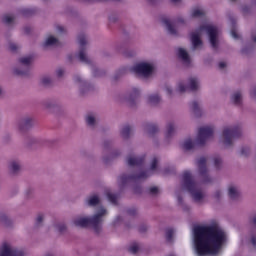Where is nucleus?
<instances>
[{
    "label": "nucleus",
    "mask_w": 256,
    "mask_h": 256,
    "mask_svg": "<svg viewBox=\"0 0 256 256\" xmlns=\"http://www.w3.org/2000/svg\"><path fill=\"white\" fill-rule=\"evenodd\" d=\"M197 165H198L199 174L201 175V177H203L205 183H208L209 179H207L208 178V176H207V159H205L203 157L199 158Z\"/></svg>",
    "instance_id": "9b49d317"
},
{
    "label": "nucleus",
    "mask_w": 256,
    "mask_h": 256,
    "mask_svg": "<svg viewBox=\"0 0 256 256\" xmlns=\"http://www.w3.org/2000/svg\"><path fill=\"white\" fill-rule=\"evenodd\" d=\"M146 101L149 105H157L161 101V97H159V94H152L146 98Z\"/></svg>",
    "instance_id": "412c9836"
},
{
    "label": "nucleus",
    "mask_w": 256,
    "mask_h": 256,
    "mask_svg": "<svg viewBox=\"0 0 256 256\" xmlns=\"http://www.w3.org/2000/svg\"><path fill=\"white\" fill-rule=\"evenodd\" d=\"M173 3H179V0H172Z\"/></svg>",
    "instance_id": "5fc2aeb1"
},
{
    "label": "nucleus",
    "mask_w": 256,
    "mask_h": 256,
    "mask_svg": "<svg viewBox=\"0 0 256 256\" xmlns=\"http://www.w3.org/2000/svg\"><path fill=\"white\" fill-rule=\"evenodd\" d=\"M150 193L152 195H157L159 193V188H157V187L150 188Z\"/></svg>",
    "instance_id": "a19ab883"
},
{
    "label": "nucleus",
    "mask_w": 256,
    "mask_h": 256,
    "mask_svg": "<svg viewBox=\"0 0 256 256\" xmlns=\"http://www.w3.org/2000/svg\"><path fill=\"white\" fill-rule=\"evenodd\" d=\"M178 57L184 63V65H191V58L189 57V53L187 50L183 48L178 49Z\"/></svg>",
    "instance_id": "f8f14e48"
},
{
    "label": "nucleus",
    "mask_w": 256,
    "mask_h": 256,
    "mask_svg": "<svg viewBox=\"0 0 256 256\" xmlns=\"http://www.w3.org/2000/svg\"><path fill=\"white\" fill-rule=\"evenodd\" d=\"M188 89H190L191 91H197V89H199V79L195 77L190 78L189 85H187L185 82L178 83V93H185V91H187Z\"/></svg>",
    "instance_id": "6e6552de"
},
{
    "label": "nucleus",
    "mask_w": 256,
    "mask_h": 256,
    "mask_svg": "<svg viewBox=\"0 0 256 256\" xmlns=\"http://www.w3.org/2000/svg\"><path fill=\"white\" fill-rule=\"evenodd\" d=\"M190 107L196 115L201 111V104L197 101L192 102Z\"/></svg>",
    "instance_id": "bb28decb"
},
{
    "label": "nucleus",
    "mask_w": 256,
    "mask_h": 256,
    "mask_svg": "<svg viewBox=\"0 0 256 256\" xmlns=\"http://www.w3.org/2000/svg\"><path fill=\"white\" fill-rule=\"evenodd\" d=\"M241 155H244V157L247 156V147H243V148L241 149Z\"/></svg>",
    "instance_id": "37998d69"
},
{
    "label": "nucleus",
    "mask_w": 256,
    "mask_h": 256,
    "mask_svg": "<svg viewBox=\"0 0 256 256\" xmlns=\"http://www.w3.org/2000/svg\"><path fill=\"white\" fill-rule=\"evenodd\" d=\"M143 161H144L143 157H133V156H130L128 158V165L130 167L139 166V165H141V163H143Z\"/></svg>",
    "instance_id": "2eb2a0df"
},
{
    "label": "nucleus",
    "mask_w": 256,
    "mask_h": 256,
    "mask_svg": "<svg viewBox=\"0 0 256 256\" xmlns=\"http://www.w3.org/2000/svg\"><path fill=\"white\" fill-rule=\"evenodd\" d=\"M173 235H175V230L168 229L166 231V239H167V241H171L173 239Z\"/></svg>",
    "instance_id": "2f4dec72"
},
{
    "label": "nucleus",
    "mask_w": 256,
    "mask_h": 256,
    "mask_svg": "<svg viewBox=\"0 0 256 256\" xmlns=\"http://www.w3.org/2000/svg\"><path fill=\"white\" fill-rule=\"evenodd\" d=\"M42 83H43V85H49V84L51 83V77H49V76H44V77L42 78Z\"/></svg>",
    "instance_id": "e433bc0d"
},
{
    "label": "nucleus",
    "mask_w": 256,
    "mask_h": 256,
    "mask_svg": "<svg viewBox=\"0 0 256 256\" xmlns=\"http://www.w3.org/2000/svg\"><path fill=\"white\" fill-rule=\"evenodd\" d=\"M157 163H159V159L153 158L150 169L147 172L140 173L138 176H136V179H145L146 177L153 175V173H159Z\"/></svg>",
    "instance_id": "9d476101"
},
{
    "label": "nucleus",
    "mask_w": 256,
    "mask_h": 256,
    "mask_svg": "<svg viewBox=\"0 0 256 256\" xmlns=\"http://www.w3.org/2000/svg\"><path fill=\"white\" fill-rule=\"evenodd\" d=\"M4 21L6 23H13V16L12 15H6L4 16Z\"/></svg>",
    "instance_id": "4c0bfd02"
},
{
    "label": "nucleus",
    "mask_w": 256,
    "mask_h": 256,
    "mask_svg": "<svg viewBox=\"0 0 256 256\" xmlns=\"http://www.w3.org/2000/svg\"><path fill=\"white\" fill-rule=\"evenodd\" d=\"M107 210L100 208V210L92 217L77 216L72 223L75 227H92L96 233L101 231V223H103V215H106Z\"/></svg>",
    "instance_id": "7ed1b4c3"
},
{
    "label": "nucleus",
    "mask_w": 256,
    "mask_h": 256,
    "mask_svg": "<svg viewBox=\"0 0 256 256\" xmlns=\"http://www.w3.org/2000/svg\"><path fill=\"white\" fill-rule=\"evenodd\" d=\"M122 137H124L125 139H127V137H129V135H131V127L130 126H124L122 128Z\"/></svg>",
    "instance_id": "c756f323"
},
{
    "label": "nucleus",
    "mask_w": 256,
    "mask_h": 256,
    "mask_svg": "<svg viewBox=\"0 0 256 256\" xmlns=\"http://www.w3.org/2000/svg\"><path fill=\"white\" fill-rule=\"evenodd\" d=\"M18 73V75H23V72H17Z\"/></svg>",
    "instance_id": "6e6d98bb"
},
{
    "label": "nucleus",
    "mask_w": 256,
    "mask_h": 256,
    "mask_svg": "<svg viewBox=\"0 0 256 256\" xmlns=\"http://www.w3.org/2000/svg\"><path fill=\"white\" fill-rule=\"evenodd\" d=\"M176 129H177V126L173 122H169L166 125V132H165L166 137L173 136L175 134Z\"/></svg>",
    "instance_id": "6ab92c4d"
},
{
    "label": "nucleus",
    "mask_w": 256,
    "mask_h": 256,
    "mask_svg": "<svg viewBox=\"0 0 256 256\" xmlns=\"http://www.w3.org/2000/svg\"><path fill=\"white\" fill-rule=\"evenodd\" d=\"M205 15V10L203 8H194L191 12V17L199 19Z\"/></svg>",
    "instance_id": "5701e85b"
},
{
    "label": "nucleus",
    "mask_w": 256,
    "mask_h": 256,
    "mask_svg": "<svg viewBox=\"0 0 256 256\" xmlns=\"http://www.w3.org/2000/svg\"><path fill=\"white\" fill-rule=\"evenodd\" d=\"M107 199L110 203H117V196L111 194V192H107Z\"/></svg>",
    "instance_id": "473e14b6"
},
{
    "label": "nucleus",
    "mask_w": 256,
    "mask_h": 256,
    "mask_svg": "<svg viewBox=\"0 0 256 256\" xmlns=\"http://www.w3.org/2000/svg\"><path fill=\"white\" fill-rule=\"evenodd\" d=\"M227 234L219 226L201 225L193 228V243L197 256L217 255Z\"/></svg>",
    "instance_id": "f257e3e1"
},
{
    "label": "nucleus",
    "mask_w": 256,
    "mask_h": 256,
    "mask_svg": "<svg viewBox=\"0 0 256 256\" xmlns=\"http://www.w3.org/2000/svg\"><path fill=\"white\" fill-rule=\"evenodd\" d=\"M119 183H125L126 181H129V177L127 176H120L118 178Z\"/></svg>",
    "instance_id": "ea45409f"
},
{
    "label": "nucleus",
    "mask_w": 256,
    "mask_h": 256,
    "mask_svg": "<svg viewBox=\"0 0 256 256\" xmlns=\"http://www.w3.org/2000/svg\"><path fill=\"white\" fill-rule=\"evenodd\" d=\"M219 67L220 69H225V67H227V64L225 62H220Z\"/></svg>",
    "instance_id": "49530a36"
},
{
    "label": "nucleus",
    "mask_w": 256,
    "mask_h": 256,
    "mask_svg": "<svg viewBox=\"0 0 256 256\" xmlns=\"http://www.w3.org/2000/svg\"><path fill=\"white\" fill-rule=\"evenodd\" d=\"M99 201V196L97 194H94L86 199V205H89L90 207H95V205H98Z\"/></svg>",
    "instance_id": "aec40b11"
},
{
    "label": "nucleus",
    "mask_w": 256,
    "mask_h": 256,
    "mask_svg": "<svg viewBox=\"0 0 256 256\" xmlns=\"http://www.w3.org/2000/svg\"><path fill=\"white\" fill-rule=\"evenodd\" d=\"M0 256H23V251L11 246V244H3L0 248Z\"/></svg>",
    "instance_id": "1a4fd4ad"
},
{
    "label": "nucleus",
    "mask_w": 256,
    "mask_h": 256,
    "mask_svg": "<svg viewBox=\"0 0 256 256\" xmlns=\"http://www.w3.org/2000/svg\"><path fill=\"white\" fill-rule=\"evenodd\" d=\"M213 163H214V166L216 167V169H219V167H221V163H222L221 157H219V156L214 157Z\"/></svg>",
    "instance_id": "7c9ffc66"
},
{
    "label": "nucleus",
    "mask_w": 256,
    "mask_h": 256,
    "mask_svg": "<svg viewBox=\"0 0 256 256\" xmlns=\"http://www.w3.org/2000/svg\"><path fill=\"white\" fill-rule=\"evenodd\" d=\"M231 36L233 37V39H238L239 35H237V32L235 30L231 31Z\"/></svg>",
    "instance_id": "79ce46f5"
},
{
    "label": "nucleus",
    "mask_w": 256,
    "mask_h": 256,
    "mask_svg": "<svg viewBox=\"0 0 256 256\" xmlns=\"http://www.w3.org/2000/svg\"><path fill=\"white\" fill-rule=\"evenodd\" d=\"M59 45V40L53 36H49L44 41V47H57Z\"/></svg>",
    "instance_id": "dca6fc26"
},
{
    "label": "nucleus",
    "mask_w": 256,
    "mask_h": 256,
    "mask_svg": "<svg viewBox=\"0 0 256 256\" xmlns=\"http://www.w3.org/2000/svg\"><path fill=\"white\" fill-rule=\"evenodd\" d=\"M182 187L186 191H188L191 195V197L196 201L197 203L203 201L205 197V193L201 189V186L199 183L195 182L193 180V176L191 175V172L184 171L182 174Z\"/></svg>",
    "instance_id": "20e7f679"
},
{
    "label": "nucleus",
    "mask_w": 256,
    "mask_h": 256,
    "mask_svg": "<svg viewBox=\"0 0 256 256\" xmlns=\"http://www.w3.org/2000/svg\"><path fill=\"white\" fill-rule=\"evenodd\" d=\"M11 51H17L18 47L17 44H10Z\"/></svg>",
    "instance_id": "c03bdc74"
},
{
    "label": "nucleus",
    "mask_w": 256,
    "mask_h": 256,
    "mask_svg": "<svg viewBox=\"0 0 256 256\" xmlns=\"http://www.w3.org/2000/svg\"><path fill=\"white\" fill-rule=\"evenodd\" d=\"M78 58L80 61H82V63H89V58H87V54L85 53L84 48H81V50L78 54Z\"/></svg>",
    "instance_id": "a878e982"
},
{
    "label": "nucleus",
    "mask_w": 256,
    "mask_h": 256,
    "mask_svg": "<svg viewBox=\"0 0 256 256\" xmlns=\"http://www.w3.org/2000/svg\"><path fill=\"white\" fill-rule=\"evenodd\" d=\"M33 58L31 56H24L20 58L21 65H31Z\"/></svg>",
    "instance_id": "c85d7f7f"
},
{
    "label": "nucleus",
    "mask_w": 256,
    "mask_h": 256,
    "mask_svg": "<svg viewBox=\"0 0 256 256\" xmlns=\"http://www.w3.org/2000/svg\"><path fill=\"white\" fill-rule=\"evenodd\" d=\"M251 97L256 98V88L251 91Z\"/></svg>",
    "instance_id": "8fccbe9b"
},
{
    "label": "nucleus",
    "mask_w": 256,
    "mask_h": 256,
    "mask_svg": "<svg viewBox=\"0 0 256 256\" xmlns=\"http://www.w3.org/2000/svg\"><path fill=\"white\" fill-rule=\"evenodd\" d=\"M57 31L58 33H63V31H65V28H63V26H58Z\"/></svg>",
    "instance_id": "de8ad7c7"
},
{
    "label": "nucleus",
    "mask_w": 256,
    "mask_h": 256,
    "mask_svg": "<svg viewBox=\"0 0 256 256\" xmlns=\"http://www.w3.org/2000/svg\"><path fill=\"white\" fill-rule=\"evenodd\" d=\"M203 33H207L211 47H213V49H217V45L219 43V29L211 24H206L191 33L190 41L192 43L193 50L195 51L203 48V41L201 40Z\"/></svg>",
    "instance_id": "f03ea898"
},
{
    "label": "nucleus",
    "mask_w": 256,
    "mask_h": 256,
    "mask_svg": "<svg viewBox=\"0 0 256 256\" xmlns=\"http://www.w3.org/2000/svg\"><path fill=\"white\" fill-rule=\"evenodd\" d=\"M8 169L11 173H17L21 169V163L17 160H12L8 164Z\"/></svg>",
    "instance_id": "4468645a"
},
{
    "label": "nucleus",
    "mask_w": 256,
    "mask_h": 256,
    "mask_svg": "<svg viewBox=\"0 0 256 256\" xmlns=\"http://www.w3.org/2000/svg\"><path fill=\"white\" fill-rule=\"evenodd\" d=\"M33 125V119L31 118H24L19 122V129H29Z\"/></svg>",
    "instance_id": "a211bd4d"
},
{
    "label": "nucleus",
    "mask_w": 256,
    "mask_h": 256,
    "mask_svg": "<svg viewBox=\"0 0 256 256\" xmlns=\"http://www.w3.org/2000/svg\"><path fill=\"white\" fill-rule=\"evenodd\" d=\"M231 101L234 103V105H241L243 101L241 92H234L231 96Z\"/></svg>",
    "instance_id": "4be33fe9"
},
{
    "label": "nucleus",
    "mask_w": 256,
    "mask_h": 256,
    "mask_svg": "<svg viewBox=\"0 0 256 256\" xmlns=\"http://www.w3.org/2000/svg\"><path fill=\"white\" fill-rule=\"evenodd\" d=\"M165 25H166L168 32L171 35H175L177 33V30H175V26H173V24H171V22L165 21Z\"/></svg>",
    "instance_id": "cd10ccee"
},
{
    "label": "nucleus",
    "mask_w": 256,
    "mask_h": 256,
    "mask_svg": "<svg viewBox=\"0 0 256 256\" xmlns=\"http://www.w3.org/2000/svg\"><path fill=\"white\" fill-rule=\"evenodd\" d=\"M1 93H2V90H1V88H0V95H1Z\"/></svg>",
    "instance_id": "4d7b16f0"
},
{
    "label": "nucleus",
    "mask_w": 256,
    "mask_h": 256,
    "mask_svg": "<svg viewBox=\"0 0 256 256\" xmlns=\"http://www.w3.org/2000/svg\"><path fill=\"white\" fill-rule=\"evenodd\" d=\"M132 71L140 77H151L155 71V64L153 62H141L134 65Z\"/></svg>",
    "instance_id": "0eeeda50"
},
{
    "label": "nucleus",
    "mask_w": 256,
    "mask_h": 256,
    "mask_svg": "<svg viewBox=\"0 0 256 256\" xmlns=\"http://www.w3.org/2000/svg\"><path fill=\"white\" fill-rule=\"evenodd\" d=\"M130 253H137L139 251V244L134 243L129 247Z\"/></svg>",
    "instance_id": "72a5a7b5"
},
{
    "label": "nucleus",
    "mask_w": 256,
    "mask_h": 256,
    "mask_svg": "<svg viewBox=\"0 0 256 256\" xmlns=\"http://www.w3.org/2000/svg\"><path fill=\"white\" fill-rule=\"evenodd\" d=\"M7 219L9 218L6 214H0V223H7Z\"/></svg>",
    "instance_id": "58836bf2"
},
{
    "label": "nucleus",
    "mask_w": 256,
    "mask_h": 256,
    "mask_svg": "<svg viewBox=\"0 0 256 256\" xmlns=\"http://www.w3.org/2000/svg\"><path fill=\"white\" fill-rule=\"evenodd\" d=\"M251 242H252V245H256V237L255 236L252 237Z\"/></svg>",
    "instance_id": "3c124183"
},
{
    "label": "nucleus",
    "mask_w": 256,
    "mask_h": 256,
    "mask_svg": "<svg viewBox=\"0 0 256 256\" xmlns=\"http://www.w3.org/2000/svg\"><path fill=\"white\" fill-rule=\"evenodd\" d=\"M253 223L256 225V215L253 217Z\"/></svg>",
    "instance_id": "864d4df0"
},
{
    "label": "nucleus",
    "mask_w": 256,
    "mask_h": 256,
    "mask_svg": "<svg viewBox=\"0 0 256 256\" xmlns=\"http://www.w3.org/2000/svg\"><path fill=\"white\" fill-rule=\"evenodd\" d=\"M166 93H168V95H171L173 93V89L171 88H166Z\"/></svg>",
    "instance_id": "09e8293b"
},
{
    "label": "nucleus",
    "mask_w": 256,
    "mask_h": 256,
    "mask_svg": "<svg viewBox=\"0 0 256 256\" xmlns=\"http://www.w3.org/2000/svg\"><path fill=\"white\" fill-rule=\"evenodd\" d=\"M157 131H159V127H157L156 124H147L145 126V132L147 133V135H149V137L155 135Z\"/></svg>",
    "instance_id": "f3484780"
},
{
    "label": "nucleus",
    "mask_w": 256,
    "mask_h": 256,
    "mask_svg": "<svg viewBox=\"0 0 256 256\" xmlns=\"http://www.w3.org/2000/svg\"><path fill=\"white\" fill-rule=\"evenodd\" d=\"M239 135H241V126L232 125L224 127L221 138L222 145L231 147Z\"/></svg>",
    "instance_id": "423d86ee"
},
{
    "label": "nucleus",
    "mask_w": 256,
    "mask_h": 256,
    "mask_svg": "<svg viewBox=\"0 0 256 256\" xmlns=\"http://www.w3.org/2000/svg\"><path fill=\"white\" fill-rule=\"evenodd\" d=\"M78 43H79L80 47H84L85 44L87 43V39L85 38V36H80L78 38Z\"/></svg>",
    "instance_id": "f704fd0d"
},
{
    "label": "nucleus",
    "mask_w": 256,
    "mask_h": 256,
    "mask_svg": "<svg viewBox=\"0 0 256 256\" xmlns=\"http://www.w3.org/2000/svg\"><path fill=\"white\" fill-rule=\"evenodd\" d=\"M213 137V127L212 126H203L199 129L196 141L193 142L191 138L184 140L182 143L183 149L186 151H191L195 145H205L209 139Z\"/></svg>",
    "instance_id": "39448f33"
},
{
    "label": "nucleus",
    "mask_w": 256,
    "mask_h": 256,
    "mask_svg": "<svg viewBox=\"0 0 256 256\" xmlns=\"http://www.w3.org/2000/svg\"><path fill=\"white\" fill-rule=\"evenodd\" d=\"M86 123L90 127H95V124L97 123V119L95 118V115L89 114L86 116Z\"/></svg>",
    "instance_id": "393cba45"
},
{
    "label": "nucleus",
    "mask_w": 256,
    "mask_h": 256,
    "mask_svg": "<svg viewBox=\"0 0 256 256\" xmlns=\"http://www.w3.org/2000/svg\"><path fill=\"white\" fill-rule=\"evenodd\" d=\"M139 95H141V90H139V88H132L128 93L127 100L133 103V101L139 99Z\"/></svg>",
    "instance_id": "ddd939ff"
},
{
    "label": "nucleus",
    "mask_w": 256,
    "mask_h": 256,
    "mask_svg": "<svg viewBox=\"0 0 256 256\" xmlns=\"http://www.w3.org/2000/svg\"><path fill=\"white\" fill-rule=\"evenodd\" d=\"M59 230H60V231H63V228H60Z\"/></svg>",
    "instance_id": "13d9d810"
},
{
    "label": "nucleus",
    "mask_w": 256,
    "mask_h": 256,
    "mask_svg": "<svg viewBox=\"0 0 256 256\" xmlns=\"http://www.w3.org/2000/svg\"><path fill=\"white\" fill-rule=\"evenodd\" d=\"M56 75H57V77H61L63 75V69H58L56 71Z\"/></svg>",
    "instance_id": "a18cd8bd"
},
{
    "label": "nucleus",
    "mask_w": 256,
    "mask_h": 256,
    "mask_svg": "<svg viewBox=\"0 0 256 256\" xmlns=\"http://www.w3.org/2000/svg\"><path fill=\"white\" fill-rule=\"evenodd\" d=\"M228 195L230 199H237L239 197V190L235 186H229Z\"/></svg>",
    "instance_id": "b1692460"
},
{
    "label": "nucleus",
    "mask_w": 256,
    "mask_h": 256,
    "mask_svg": "<svg viewBox=\"0 0 256 256\" xmlns=\"http://www.w3.org/2000/svg\"><path fill=\"white\" fill-rule=\"evenodd\" d=\"M252 39H253L254 43H256V35H252Z\"/></svg>",
    "instance_id": "603ef678"
},
{
    "label": "nucleus",
    "mask_w": 256,
    "mask_h": 256,
    "mask_svg": "<svg viewBox=\"0 0 256 256\" xmlns=\"http://www.w3.org/2000/svg\"><path fill=\"white\" fill-rule=\"evenodd\" d=\"M45 219V215L43 214H39L36 218V223L37 225H41V223H43V220Z\"/></svg>",
    "instance_id": "c9c22d12"
}]
</instances>
